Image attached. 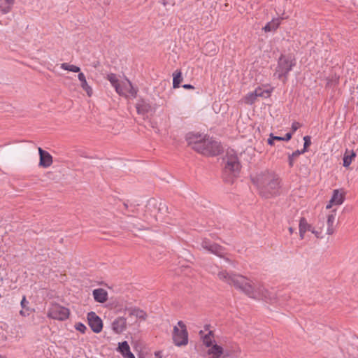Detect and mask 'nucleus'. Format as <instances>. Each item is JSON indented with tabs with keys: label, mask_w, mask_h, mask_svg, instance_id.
Wrapping results in <instances>:
<instances>
[{
	"label": "nucleus",
	"mask_w": 358,
	"mask_h": 358,
	"mask_svg": "<svg viewBox=\"0 0 358 358\" xmlns=\"http://www.w3.org/2000/svg\"><path fill=\"white\" fill-rule=\"evenodd\" d=\"M345 193L342 189H334L332 196L325 206V210H329L325 215L326 229L325 234L331 236L336 231L335 220L336 217L337 208L335 206H339L345 201Z\"/></svg>",
	"instance_id": "1"
},
{
	"label": "nucleus",
	"mask_w": 358,
	"mask_h": 358,
	"mask_svg": "<svg viewBox=\"0 0 358 358\" xmlns=\"http://www.w3.org/2000/svg\"><path fill=\"white\" fill-rule=\"evenodd\" d=\"M188 143L196 152L204 155H217L220 152V144L211 138L190 134L187 137Z\"/></svg>",
	"instance_id": "2"
},
{
	"label": "nucleus",
	"mask_w": 358,
	"mask_h": 358,
	"mask_svg": "<svg viewBox=\"0 0 358 358\" xmlns=\"http://www.w3.org/2000/svg\"><path fill=\"white\" fill-rule=\"evenodd\" d=\"M106 78L119 95L125 97H136L137 90L134 88L131 83L128 79L125 78L120 80L114 73L108 74Z\"/></svg>",
	"instance_id": "3"
},
{
	"label": "nucleus",
	"mask_w": 358,
	"mask_h": 358,
	"mask_svg": "<svg viewBox=\"0 0 358 358\" xmlns=\"http://www.w3.org/2000/svg\"><path fill=\"white\" fill-rule=\"evenodd\" d=\"M218 277L221 280L231 285L235 289H241L246 291L249 289L255 288L254 282L243 275H230L226 271H220L218 273Z\"/></svg>",
	"instance_id": "4"
},
{
	"label": "nucleus",
	"mask_w": 358,
	"mask_h": 358,
	"mask_svg": "<svg viewBox=\"0 0 358 358\" xmlns=\"http://www.w3.org/2000/svg\"><path fill=\"white\" fill-rule=\"evenodd\" d=\"M295 59L292 55H281L278 59L274 75L279 79L286 78L292 67L295 66Z\"/></svg>",
	"instance_id": "5"
},
{
	"label": "nucleus",
	"mask_w": 358,
	"mask_h": 358,
	"mask_svg": "<svg viewBox=\"0 0 358 358\" xmlns=\"http://www.w3.org/2000/svg\"><path fill=\"white\" fill-rule=\"evenodd\" d=\"M60 67L62 69L73 72V73H78V79L80 81V87L82 90L85 92L87 95L89 97H91L93 94V89L92 87L89 85L88 82L87 81L85 75L80 71V68L73 65L69 63H62L60 65Z\"/></svg>",
	"instance_id": "6"
},
{
	"label": "nucleus",
	"mask_w": 358,
	"mask_h": 358,
	"mask_svg": "<svg viewBox=\"0 0 358 358\" xmlns=\"http://www.w3.org/2000/svg\"><path fill=\"white\" fill-rule=\"evenodd\" d=\"M265 185L259 191V194L264 197H271L278 195L281 187L279 177L274 174Z\"/></svg>",
	"instance_id": "7"
},
{
	"label": "nucleus",
	"mask_w": 358,
	"mask_h": 358,
	"mask_svg": "<svg viewBox=\"0 0 358 358\" xmlns=\"http://www.w3.org/2000/svg\"><path fill=\"white\" fill-rule=\"evenodd\" d=\"M173 341L176 346H184L188 343V333L185 324L179 321L173 327Z\"/></svg>",
	"instance_id": "8"
},
{
	"label": "nucleus",
	"mask_w": 358,
	"mask_h": 358,
	"mask_svg": "<svg viewBox=\"0 0 358 358\" xmlns=\"http://www.w3.org/2000/svg\"><path fill=\"white\" fill-rule=\"evenodd\" d=\"M69 314L70 312L68 308L56 303L52 304L48 312L49 317L61 321L68 319Z\"/></svg>",
	"instance_id": "9"
},
{
	"label": "nucleus",
	"mask_w": 358,
	"mask_h": 358,
	"mask_svg": "<svg viewBox=\"0 0 358 358\" xmlns=\"http://www.w3.org/2000/svg\"><path fill=\"white\" fill-rule=\"evenodd\" d=\"M299 231L301 239L305 238V234L308 231H310L316 238H321L320 229L315 228V226L309 224L304 217H301L299 220Z\"/></svg>",
	"instance_id": "10"
},
{
	"label": "nucleus",
	"mask_w": 358,
	"mask_h": 358,
	"mask_svg": "<svg viewBox=\"0 0 358 358\" xmlns=\"http://www.w3.org/2000/svg\"><path fill=\"white\" fill-rule=\"evenodd\" d=\"M225 160V171L235 176L240 170V163L237 155L233 152H228Z\"/></svg>",
	"instance_id": "11"
},
{
	"label": "nucleus",
	"mask_w": 358,
	"mask_h": 358,
	"mask_svg": "<svg viewBox=\"0 0 358 358\" xmlns=\"http://www.w3.org/2000/svg\"><path fill=\"white\" fill-rule=\"evenodd\" d=\"M274 174L275 173L273 172L266 170L257 173L253 176H252V183L259 191L265 185V184L271 179V178Z\"/></svg>",
	"instance_id": "12"
},
{
	"label": "nucleus",
	"mask_w": 358,
	"mask_h": 358,
	"mask_svg": "<svg viewBox=\"0 0 358 358\" xmlns=\"http://www.w3.org/2000/svg\"><path fill=\"white\" fill-rule=\"evenodd\" d=\"M88 324L94 333H100L103 329L101 319L94 313L90 312L87 314Z\"/></svg>",
	"instance_id": "13"
},
{
	"label": "nucleus",
	"mask_w": 358,
	"mask_h": 358,
	"mask_svg": "<svg viewBox=\"0 0 358 358\" xmlns=\"http://www.w3.org/2000/svg\"><path fill=\"white\" fill-rule=\"evenodd\" d=\"M201 245L205 250L220 257H224L227 254L224 248L217 244L210 243L206 240L203 241Z\"/></svg>",
	"instance_id": "14"
},
{
	"label": "nucleus",
	"mask_w": 358,
	"mask_h": 358,
	"mask_svg": "<svg viewBox=\"0 0 358 358\" xmlns=\"http://www.w3.org/2000/svg\"><path fill=\"white\" fill-rule=\"evenodd\" d=\"M38 153L40 155L39 166L43 168L50 167L53 162L51 155L41 148H38Z\"/></svg>",
	"instance_id": "15"
},
{
	"label": "nucleus",
	"mask_w": 358,
	"mask_h": 358,
	"mask_svg": "<svg viewBox=\"0 0 358 358\" xmlns=\"http://www.w3.org/2000/svg\"><path fill=\"white\" fill-rule=\"evenodd\" d=\"M136 110L138 113L144 115L153 112L155 110V107L148 101L144 99H141L136 103Z\"/></svg>",
	"instance_id": "16"
},
{
	"label": "nucleus",
	"mask_w": 358,
	"mask_h": 358,
	"mask_svg": "<svg viewBox=\"0 0 358 358\" xmlns=\"http://www.w3.org/2000/svg\"><path fill=\"white\" fill-rule=\"evenodd\" d=\"M113 331L116 334L122 333L127 327L126 319L122 317L116 318L111 324Z\"/></svg>",
	"instance_id": "17"
},
{
	"label": "nucleus",
	"mask_w": 358,
	"mask_h": 358,
	"mask_svg": "<svg viewBox=\"0 0 358 358\" xmlns=\"http://www.w3.org/2000/svg\"><path fill=\"white\" fill-rule=\"evenodd\" d=\"M117 351L119 352L124 358H135L127 341L120 342Z\"/></svg>",
	"instance_id": "18"
},
{
	"label": "nucleus",
	"mask_w": 358,
	"mask_h": 358,
	"mask_svg": "<svg viewBox=\"0 0 358 358\" xmlns=\"http://www.w3.org/2000/svg\"><path fill=\"white\" fill-rule=\"evenodd\" d=\"M208 348L207 354L210 358H220L224 352L223 348L216 342Z\"/></svg>",
	"instance_id": "19"
},
{
	"label": "nucleus",
	"mask_w": 358,
	"mask_h": 358,
	"mask_svg": "<svg viewBox=\"0 0 358 358\" xmlns=\"http://www.w3.org/2000/svg\"><path fill=\"white\" fill-rule=\"evenodd\" d=\"M304 141V145L303 149L302 150H296L294 152L292 155H289L288 159H289V166H292V157H299L300 155L304 153L307 151V148L310 145L311 141L310 138L308 136H306L303 137Z\"/></svg>",
	"instance_id": "20"
},
{
	"label": "nucleus",
	"mask_w": 358,
	"mask_h": 358,
	"mask_svg": "<svg viewBox=\"0 0 358 358\" xmlns=\"http://www.w3.org/2000/svg\"><path fill=\"white\" fill-rule=\"evenodd\" d=\"M257 93V97L266 99L270 97L273 88L268 87L267 86H259L255 90Z\"/></svg>",
	"instance_id": "21"
},
{
	"label": "nucleus",
	"mask_w": 358,
	"mask_h": 358,
	"mask_svg": "<svg viewBox=\"0 0 358 358\" xmlns=\"http://www.w3.org/2000/svg\"><path fill=\"white\" fill-rule=\"evenodd\" d=\"M257 95L255 91L250 92L246 94L241 99V101L246 105H252L257 101Z\"/></svg>",
	"instance_id": "22"
},
{
	"label": "nucleus",
	"mask_w": 358,
	"mask_h": 358,
	"mask_svg": "<svg viewBox=\"0 0 358 358\" xmlns=\"http://www.w3.org/2000/svg\"><path fill=\"white\" fill-rule=\"evenodd\" d=\"M280 22L281 21L278 18L273 19L264 27L263 29L265 32L275 31L280 26Z\"/></svg>",
	"instance_id": "23"
},
{
	"label": "nucleus",
	"mask_w": 358,
	"mask_h": 358,
	"mask_svg": "<svg viewBox=\"0 0 358 358\" xmlns=\"http://www.w3.org/2000/svg\"><path fill=\"white\" fill-rule=\"evenodd\" d=\"M356 157V153L352 150H346L343 156V166L348 167Z\"/></svg>",
	"instance_id": "24"
},
{
	"label": "nucleus",
	"mask_w": 358,
	"mask_h": 358,
	"mask_svg": "<svg viewBox=\"0 0 358 358\" xmlns=\"http://www.w3.org/2000/svg\"><path fill=\"white\" fill-rule=\"evenodd\" d=\"M248 296L250 298H253L255 299H259L262 298L266 299L268 296H270L271 294L273 295L275 292H246ZM265 301L267 302L266 299Z\"/></svg>",
	"instance_id": "25"
},
{
	"label": "nucleus",
	"mask_w": 358,
	"mask_h": 358,
	"mask_svg": "<svg viewBox=\"0 0 358 358\" xmlns=\"http://www.w3.org/2000/svg\"><path fill=\"white\" fill-rule=\"evenodd\" d=\"M203 345L208 348L215 343L212 331H209L204 336H201Z\"/></svg>",
	"instance_id": "26"
},
{
	"label": "nucleus",
	"mask_w": 358,
	"mask_h": 358,
	"mask_svg": "<svg viewBox=\"0 0 358 358\" xmlns=\"http://www.w3.org/2000/svg\"><path fill=\"white\" fill-rule=\"evenodd\" d=\"M14 3V0H0V9L4 13H7L11 9Z\"/></svg>",
	"instance_id": "27"
},
{
	"label": "nucleus",
	"mask_w": 358,
	"mask_h": 358,
	"mask_svg": "<svg viewBox=\"0 0 358 358\" xmlns=\"http://www.w3.org/2000/svg\"><path fill=\"white\" fill-rule=\"evenodd\" d=\"M173 86L174 88H178L182 81V73L180 71H176L173 74Z\"/></svg>",
	"instance_id": "28"
},
{
	"label": "nucleus",
	"mask_w": 358,
	"mask_h": 358,
	"mask_svg": "<svg viewBox=\"0 0 358 358\" xmlns=\"http://www.w3.org/2000/svg\"><path fill=\"white\" fill-rule=\"evenodd\" d=\"M95 301L99 303H103L107 300L108 292H92Z\"/></svg>",
	"instance_id": "29"
},
{
	"label": "nucleus",
	"mask_w": 358,
	"mask_h": 358,
	"mask_svg": "<svg viewBox=\"0 0 358 358\" xmlns=\"http://www.w3.org/2000/svg\"><path fill=\"white\" fill-rule=\"evenodd\" d=\"M74 327L77 331H80L82 334H85L87 330V327L81 322L76 323Z\"/></svg>",
	"instance_id": "30"
},
{
	"label": "nucleus",
	"mask_w": 358,
	"mask_h": 358,
	"mask_svg": "<svg viewBox=\"0 0 358 358\" xmlns=\"http://www.w3.org/2000/svg\"><path fill=\"white\" fill-rule=\"evenodd\" d=\"M133 314L136 315V317L140 318L141 320H145L146 314L144 311L141 310H136L133 312Z\"/></svg>",
	"instance_id": "31"
},
{
	"label": "nucleus",
	"mask_w": 358,
	"mask_h": 358,
	"mask_svg": "<svg viewBox=\"0 0 358 358\" xmlns=\"http://www.w3.org/2000/svg\"><path fill=\"white\" fill-rule=\"evenodd\" d=\"M152 206L153 207H157L159 211L162 210L164 209L166 210V208H167V207H166L165 203H157L156 201H153Z\"/></svg>",
	"instance_id": "32"
},
{
	"label": "nucleus",
	"mask_w": 358,
	"mask_h": 358,
	"mask_svg": "<svg viewBox=\"0 0 358 358\" xmlns=\"http://www.w3.org/2000/svg\"><path fill=\"white\" fill-rule=\"evenodd\" d=\"M324 221H319L317 224L315 226V228L320 229L321 231V238H324Z\"/></svg>",
	"instance_id": "33"
},
{
	"label": "nucleus",
	"mask_w": 358,
	"mask_h": 358,
	"mask_svg": "<svg viewBox=\"0 0 358 358\" xmlns=\"http://www.w3.org/2000/svg\"><path fill=\"white\" fill-rule=\"evenodd\" d=\"M157 220L158 219L155 215L154 216H150V217H146L145 218V221L151 225H155L157 223Z\"/></svg>",
	"instance_id": "34"
},
{
	"label": "nucleus",
	"mask_w": 358,
	"mask_h": 358,
	"mask_svg": "<svg viewBox=\"0 0 358 358\" xmlns=\"http://www.w3.org/2000/svg\"><path fill=\"white\" fill-rule=\"evenodd\" d=\"M292 133H287V134H286V135L284 137L276 136V137H275V139L277 141H289L292 138Z\"/></svg>",
	"instance_id": "35"
},
{
	"label": "nucleus",
	"mask_w": 358,
	"mask_h": 358,
	"mask_svg": "<svg viewBox=\"0 0 358 358\" xmlns=\"http://www.w3.org/2000/svg\"><path fill=\"white\" fill-rule=\"evenodd\" d=\"M101 286H102L101 287L94 289L92 291L101 292V291H106V289H113V285H108L107 284H101Z\"/></svg>",
	"instance_id": "36"
},
{
	"label": "nucleus",
	"mask_w": 358,
	"mask_h": 358,
	"mask_svg": "<svg viewBox=\"0 0 358 358\" xmlns=\"http://www.w3.org/2000/svg\"><path fill=\"white\" fill-rule=\"evenodd\" d=\"M301 127V124L299 122H293L292 124V134L295 132Z\"/></svg>",
	"instance_id": "37"
},
{
	"label": "nucleus",
	"mask_w": 358,
	"mask_h": 358,
	"mask_svg": "<svg viewBox=\"0 0 358 358\" xmlns=\"http://www.w3.org/2000/svg\"><path fill=\"white\" fill-rule=\"evenodd\" d=\"M275 137H276L275 136H273V134H270V136H269V138L268 139V143L271 145H273L274 144V142L273 141L275 140Z\"/></svg>",
	"instance_id": "38"
},
{
	"label": "nucleus",
	"mask_w": 358,
	"mask_h": 358,
	"mask_svg": "<svg viewBox=\"0 0 358 358\" xmlns=\"http://www.w3.org/2000/svg\"><path fill=\"white\" fill-rule=\"evenodd\" d=\"M27 303H28V302L27 301L25 296H23L22 299L21 301V306L23 309H24L26 308Z\"/></svg>",
	"instance_id": "39"
},
{
	"label": "nucleus",
	"mask_w": 358,
	"mask_h": 358,
	"mask_svg": "<svg viewBox=\"0 0 358 358\" xmlns=\"http://www.w3.org/2000/svg\"><path fill=\"white\" fill-rule=\"evenodd\" d=\"M20 314L23 317H27V315H29V313L28 310H25V308L24 309L22 308V310H20Z\"/></svg>",
	"instance_id": "40"
},
{
	"label": "nucleus",
	"mask_w": 358,
	"mask_h": 358,
	"mask_svg": "<svg viewBox=\"0 0 358 358\" xmlns=\"http://www.w3.org/2000/svg\"><path fill=\"white\" fill-rule=\"evenodd\" d=\"M182 87L185 89H188V90L194 88L192 85H189V84H185V85H182Z\"/></svg>",
	"instance_id": "41"
},
{
	"label": "nucleus",
	"mask_w": 358,
	"mask_h": 358,
	"mask_svg": "<svg viewBox=\"0 0 358 358\" xmlns=\"http://www.w3.org/2000/svg\"><path fill=\"white\" fill-rule=\"evenodd\" d=\"M289 231L290 234L293 233V229L292 227L289 228Z\"/></svg>",
	"instance_id": "42"
},
{
	"label": "nucleus",
	"mask_w": 358,
	"mask_h": 358,
	"mask_svg": "<svg viewBox=\"0 0 358 358\" xmlns=\"http://www.w3.org/2000/svg\"><path fill=\"white\" fill-rule=\"evenodd\" d=\"M296 157H292V166L294 165V159H295Z\"/></svg>",
	"instance_id": "43"
},
{
	"label": "nucleus",
	"mask_w": 358,
	"mask_h": 358,
	"mask_svg": "<svg viewBox=\"0 0 358 358\" xmlns=\"http://www.w3.org/2000/svg\"><path fill=\"white\" fill-rule=\"evenodd\" d=\"M155 356L156 357H159V352H155Z\"/></svg>",
	"instance_id": "44"
},
{
	"label": "nucleus",
	"mask_w": 358,
	"mask_h": 358,
	"mask_svg": "<svg viewBox=\"0 0 358 358\" xmlns=\"http://www.w3.org/2000/svg\"><path fill=\"white\" fill-rule=\"evenodd\" d=\"M0 358H5L3 356H2L1 355H0Z\"/></svg>",
	"instance_id": "45"
},
{
	"label": "nucleus",
	"mask_w": 358,
	"mask_h": 358,
	"mask_svg": "<svg viewBox=\"0 0 358 358\" xmlns=\"http://www.w3.org/2000/svg\"><path fill=\"white\" fill-rule=\"evenodd\" d=\"M160 358V357H159Z\"/></svg>",
	"instance_id": "46"
}]
</instances>
